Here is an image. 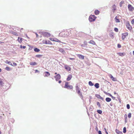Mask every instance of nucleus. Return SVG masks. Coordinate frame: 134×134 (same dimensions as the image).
Masks as SVG:
<instances>
[{"label":"nucleus","mask_w":134,"mask_h":134,"mask_svg":"<svg viewBox=\"0 0 134 134\" xmlns=\"http://www.w3.org/2000/svg\"><path fill=\"white\" fill-rule=\"evenodd\" d=\"M64 88L68 89H72L73 87L72 85H69V82H65Z\"/></svg>","instance_id":"f03ea898"},{"label":"nucleus","mask_w":134,"mask_h":134,"mask_svg":"<svg viewBox=\"0 0 134 134\" xmlns=\"http://www.w3.org/2000/svg\"><path fill=\"white\" fill-rule=\"evenodd\" d=\"M4 43V42H3L0 41V44H1V43Z\"/></svg>","instance_id":"6e6d98bb"},{"label":"nucleus","mask_w":134,"mask_h":134,"mask_svg":"<svg viewBox=\"0 0 134 134\" xmlns=\"http://www.w3.org/2000/svg\"><path fill=\"white\" fill-rule=\"evenodd\" d=\"M36 37H38V34H37V33H36Z\"/></svg>","instance_id":"13d9d810"},{"label":"nucleus","mask_w":134,"mask_h":134,"mask_svg":"<svg viewBox=\"0 0 134 134\" xmlns=\"http://www.w3.org/2000/svg\"><path fill=\"white\" fill-rule=\"evenodd\" d=\"M110 96L113 99H115V97H113L111 94H110Z\"/></svg>","instance_id":"09e8293b"},{"label":"nucleus","mask_w":134,"mask_h":134,"mask_svg":"<svg viewBox=\"0 0 134 134\" xmlns=\"http://www.w3.org/2000/svg\"><path fill=\"white\" fill-rule=\"evenodd\" d=\"M131 23L132 25H133L134 24V19L132 20L131 21Z\"/></svg>","instance_id":"ea45409f"},{"label":"nucleus","mask_w":134,"mask_h":134,"mask_svg":"<svg viewBox=\"0 0 134 134\" xmlns=\"http://www.w3.org/2000/svg\"><path fill=\"white\" fill-rule=\"evenodd\" d=\"M68 33L67 32L62 31L59 34V36L60 37H66L68 36Z\"/></svg>","instance_id":"f257e3e1"},{"label":"nucleus","mask_w":134,"mask_h":134,"mask_svg":"<svg viewBox=\"0 0 134 134\" xmlns=\"http://www.w3.org/2000/svg\"><path fill=\"white\" fill-rule=\"evenodd\" d=\"M59 51L62 53H63L65 52L64 50L62 48H60L59 49Z\"/></svg>","instance_id":"393cba45"},{"label":"nucleus","mask_w":134,"mask_h":134,"mask_svg":"<svg viewBox=\"0 0 134 134\" xmlns=\"http://www.w3.org/2000/svg\"><path fill=\"white\" fill-rule=\"evenodd\" d=\"M114 94H116V92H114Z\"/></svg>","instance_id":"0e129e2a"},{"label":"nucleus","mask_w":134,"mask_h":134,"mask_svg":"<svg viewBox=\"0 0 134 134\" xmlns=\"http://www.w3.org/2000/svg\"><path fill=\"white\" fill-rule=\"evenodd\" d=\"M15 34H14L15 35H16L17 34V33H15Z\"/></svg>","instance_id":"bf43d9fd"},{"label":"nucleus","mask_w":134,"mask_h":134,"mask_svg":"<svg viewBox=\"0 0 134 134\" xmlns=\"http://www.w3.org/2000/svg\"><path fill=\"white\" fill-rule=\"evenodd\" d=\"M89 43L93 45L96 44L95 42L94 41H93V40H90L89 42Z\"/></svg>","instance_id":"f3484780"},{"label":"nucleus","mask_w":134,"mask_h":134,"mask_svg":"<svg viewBox=\"0 0 134 134\" xmlns=\"http://www.w3.org/2000/svg\"><path fill=\"white\" fill-rule=\"evenodd\" d=\"M54 41L58 42L59 43H63V42H61L60 41L56 38L55 39V40H54Z\"/></svg>","instance_id":"cd10ccee"},{"label":"nucleus","mask_w":134,"mask_h":134,"mask_svg":"<svg viewBox=\"0 0 134 134\" xmlns=\"http://www.w3.org/2000/svg\"><path fill=\"white\" fill-rule=\"evenodd\" d=\"M94 86L97 88H98L99 87V84L98 83H96L94 85Z\"/></svg>","instance_id":"412c9836"},{"label":"nucleus","mask_w":134,"mask_h":134,"mask_svg":"<svg viewBox=\"0 0 134 134\" xmlns=\"http://www.w3.org/2000/svg\"><path fill=\"white\" fill-rule=\"evenodd\" d=\"M30 64L32 66H34L36 65L37 64V63L35 62H31L30 63Z\"/></svg>","instance_id":"9b49d317"},{"label":"nucleus","mask_w":134,"mask_h":134,"mask_svg":"<svg viewBox=\"0 0 134 134\" xmlns=\"http://www.w3.org/2000/svg\"><path fill=\"white\" fill-rule=\"evenodd\" d=\"M117 54L119 55L121 57L124 56L125 54V53H118Z\"/></svg>","instance_id":"dca6fc26"},{"label":"nucleus","mask_w":134,"mask_h":134,"mask_svg":"<svg viewBox=\"0 0 134 134\" xmlns=\"http://www.w3.org/2000/svg\"><path fill=\"white\" fill-rule=\"evenodd\" d=\"M20 47L21 48L25 49L26 48V47L25 46H23L22 45H21L20 46Z\"/></svg>","instance_id":"2f4dec72"},{"label":"nucleus","mask_w":134,"mask_h":134,"mask_svg":"<svg viewBox=\"0 0 134 134\" xmlns=\"http://www.w3.org/2000/svg\"><path fill=\"white\" fill-rule=\"evenodd\" d=\"M121 47V46L120 44H118V48H120Z\"/></svg>","instance_id":"a18cd8bd"},{"label":"nucleus","mask_w":134,"mask_h":134,"mask_svg":"<svg viewBox=\"0 0 134 134\" xmlns=\"http://www.w3.org/2000/svg\"><path fill=\"white\" fill-rule=\"evenodd\" d=\"M98 133L99 134H101L102 133L101 131H99L98 132Z\"/></svg>","instance_id":"5fc2aeb1"},{"label":"nucleus","mask_w":134,"mask_h":134,"mask_svg":"<svg viewBox=\"0 0 134 134\" xmlns=\"http://www.w3.org/2000/svg\"><path fill=\"white\" fill-rule=\"evenodd\" d=\"M126 132V127H125L123 128V132L124 133H125Z\"/></svg>","instance_id":"473e14b6"},{"label":"nucleus","mask_w":134,"mask_h":134,"mask_svg":"<svg viewBox=\"0 0 134 134\" xmlns=\"http://www.w3.org/2000/svg\"><path fill=\"white\" fill-rule=\"evenodd\" d=\"M34 51L35 52H38L40 51V50L39 49L37 48H35L34 49Z\"/></svg>","instance_id":"c85d7f7f"},{"label":"nucleus","mask_w":134,"mask_h":134,"mask_svg":"<svg viewBox=\"0 0 134 134\" xmlns=\"http://www.w3.org/2000/svg\"><path fill=\"white\" fill-rule=\"evenodd\" d=\"M64 67L65 69L68 71H70L71 70V68L68 65H65L64 66Z\"/></svg>","instance_id":"6e6552de"},{"label":"nucleus","mask_w":134,"mask_h":134,"mask_svg":"<svg viewBox=\"0 0 134 134\" xmlns=\"http://www.w3.org/2000/svg\"><path fill=\"white\" fill-rule=\"evenodd\" d=\"M35 72H39V71L38 70H35Z\"/></svg>","instance_id":"864d4df0"},{"label":"nucleus","mask_w":134,"mask_h":134,"mask_svg":"<svg viewBox=\"0 0 134 134\" xmlns=\"http://www.w3.org/2000/svg\"><path fill=\"white\" fill-rule=\"evenodd\" d=\"M69 59L70 60H74L75 59L74 58H69Z\"/></svg>","instance_id":"603ef678"},{"label":"nucleus","mask_w":134,"mask_h":134,"mask_svg":"<svg viewBox=\"0 0 134 134\" xmlns=\"http://www.w3.org/2000/svg\"><path fill=\"white\" fill-rule=\"evenodd\" d=\"M126 25L127 28L129 30H131L132 29V27L130 25L129 23V21L127 22L126 23Z\"/></svg>","instance_id":"20e7f679"},{"label":"nucleus","mask_w":134,"mask_h":134,"mask_svg":"<svg viewBox=\"0 0 134 134\" xmlns=\"http://www.w3.org/2000/svg\"><path fill=\"white\" fill-rule=\"evenodd\" d=\"M3 81H2L1 79H0V84L1 85H2L3 84Z\"/></svg>","instance_id":"37998d69"},{"label":"nucleus","mask_w":134,"mask_h":134,"mask_svg":"<svg viewBox=\"0 0 134 134\" xmlns=\"http://www.w3.org/2000/svg\"><path fill=\"white\" fill-rule=\"evenodd\" d=\"M13 66H15L17 65V64L15 62L13 63Z\"/></svg>","instance_id":"49530a36"},{"label":"nucleus","mask_w":134,"mask_h":134,"mask_svg":"<svg viewBox=\"0 0 134 134\" xmlns=\"http://www.w3.org/2000/svg\"><path fill=\"white\" fill-rule=\"evenodd\" d=\"M11 69L8 66H7L5 68V69L9 71Z\"/></svg>","instance_id":"72a5a7b5"},{"label":"nucleus","mask_w":134,"mask_h":134,"mask_svg":"<svg viewBox=\"0 0 134 134\" xmlns=\"http://www.w3.org/2000/svg\"><path fill=\"white\" fill-rule=\"evenodd\" d=\"M55 74L57 75V72H55Z\"/></svg>","instance_id":"052dcab7"},{"label":"nucleus","mask_w":134,"mask_h":134,"mask_svg":"<svg viewBox=\"0 0 134 134\" xmlns=\"http://www.w3.org/2000/svg\"><path fill=\"white\" fill-rule=\"evenodd\" d=\"M50 40L52 41H54V40H55V39L53 38H50Z\"/></svg>","instance_id":"79ce46f5"},{"label":"nucleus","mask_w":134,"mask_h":134,"mask_svg":"<svg viewBox=\"0 0 134 134\" xmlns=\"http://www.w3.org/2000/svg\"><path fill=\"white\" fill-rule=\"evenodd\" d=\"M50 42L49 41H47L46 40L43 41V43H45L46 44H50Z\"/></svg>","instance_id":"a211bd4d"},{"label":"nucleus","mask_w":134,"mask_h":134,"mask_svg":"<svg viewBox=\"0 0 134 134\" xmlns=\"http://www.w3.org/2000/svg\"><path fill=\"white\" fill-rule=\"evenodd\" d=\"M104 130H105V133H106V134H108V133L107 132V130H106L105 128H104Z\"/></svg>","instance_id":"8fccbe9b"},{"label":"nucleus","mask_w":134,"mask_h":134,"mask_svg":"<svg viewBox=\"0 0 134 134\" xmlns=\"http://www.w3.org/2000/svg\"><path fill=\"white\" fill-rule=\"evenodd\" d=\"M1 69L0 68V72H1Z\"/></svg>","instance_id":"e2e57ef3"},{"label":"nucleus","mask_w":134,"mask_h":134,"mask_svg":"<svg viewBox=\"0 0 134 134\" xmlns=\"http://www.w3.org/2000/svg\"><path fill=\"white\" fill-rule=\"evenodd\" d=\"M105 100L107 102H109L111 100V99L109 98H107L105 99Z\"/></svg>","instance_id":"a878e982"},{"label":"nucleus","mask_w":134,"mask_h":134,"mask_svg":"<svg viewBox=\"0 0 134 134\" xmlns=\"http://www.w3.org/2000/svg\"><path fill=\"white\" fill-rule=\"evenodd\" d=\"M72 75L71 74L69 75L68 76L67 78L66 79V80L67 81H70L72 78Z\"/></svg>","instance_id":"9d476101"},{"label":"nucleus","mask_w":134,"mask_h":134,"mask_svg":"<svg viewBox=\"0 0 134 134\" xmlns=\"http://www.w3.org/2000/svg\"><path fill=\"white\" fill-rule=\"evenodd\" d=\"M127 107L128 109H129L130 108V105L129 104H127Z\"/></svg>","instance_id":"c03bdc74"},{"label":"nucleus","mask_w":134,"mask_h":134,"mask_svg":"<svg viewBox=\"0 0 134 134\" xmlns=\"http://www.w3.org/2000/svg\"><path fill=\"white\" fill-rule=\"evenodd\" d=\"M96 97L98 99H100L103 100V98L101 97L100 96L99 94L96 95Z\"/></svg>","instance_id":"f8f14e48"},{"label":"nucleus","mask_w":134,"mask_h":134,"mask_svg":"<svg viewBox=\"0 0 134 134\" xmlns=\"http://www.w3.org/2000/svg\"><path fill=\"white\" fill-rule=\"evenodd\" d=\"M128 8L129 11H133L134 9V7L130 4H129L128 5Z\"/></svg>","instance_id":"0eeeda50"},{"label":"nucleus","mask_w":134,"mask_h":134,"mask_svg":"<svg viewBox=\"0 0 134 134\" xmlns=\"http://www.w3.org/2000/svg\"><path fill=\"white\" fill-rule=\"evenodd\" d=\"M78 94L79 95L81 99H82L83 98V97L81 93L80 92L78 93Z\"/></svg>","instance_id":"b1692460"},{"label":"nucleus","mask_w":134,"mask_h":134,"mask_svg":"<svg viewBox=\"0 0 134 134\" xmlns=\"http://www.w3.org/2000/svg\"><path fill=\"white\" fill-rule=\"evenodd\" d=\"M96 17L94 15H90L89 17V20L90 22H92L94 21Z\"/></svg>","instance_id":"7ed1b4c3"},{"label":"nucleus","mask_w":134,"mask_h":134,"mask_svg":"<svg viewBox=\"0 0 134 134\" xmlns=\"http://www.w3.org/2000/svg\"><path fill=\"white\" fill-rule=\"evenodd\" d=\"M44 73L45 74V75H44L45 77H48V76H49L50 75L49 73L47 71L45 72H44Z\"/></svg>","instance_id":"4468645a"},{"label":"nucleus","mask_w":134,"mask_h":134,"mask_svg":"<svg viewBox=\"0 0 134 134\" xmlns=\"http://www.w3.org/2000/svg\"><path fill=\"white\" fill-rule=\"evenodd\" d=\"M76 91H77V90H80V88L78 86H76Z\"/></svg>","instance_id":"c9c22d12"},{"label":"nucleus","mask_w":134,"mask_h":134,"mask_svg":"<svg viewBox=\"0 0 134 134\" xmlns=\"http://www.w3.org/2000/svg\"><path fill=\"white\" fill-rule=\"evenodd\" d=\"M99 11L98 10H96L94 11V13L95 15H97L99 14Z\"/></svg>","instance_id":"5701e85b"},{"label":"nucleus","mask_w":134,"mask_h":134,"mask_svg":"<svg viewBox=\"0 0 134 134\" xmlns=\"http://www.w3.org/2000/svg\"><path fill=\"white\" fill-rule=\"evenodd\" d=\"M89 85L90 86H93L94 85L93 84L91 81H90L88 82Z\"/></svg>","instance_id":"c756f323"},{"label":"nucleus","mask_w":134,"mask_h":134,"mask_svg":"<svg viewBox=\"0 0 134 134\" xmlns=\"http://www.w3.org/2000/svg\"><path fill=\"white\" fill-rule=\"evenodd\" d=\"M54 78L56 81H59L61 78V76L59 74L55 76L54 77Z\"/></svg>","instance_id":"39448f33"},{"label":"nucleus","mask_w":134,"mask_h":134,"mask_svg":"<svg viewBox=\"0 0 134 134\" xmlns=\"http://www.w3.org/2000/svg\"><path fill=\"white\" fill-rule=\"evenodd\" d=\"M115 21L116 23H119L120 22V20L118 18V17L117 16H116L115 18Z\"/></svg>","instance_id":"aec40b11"},{"label":"nucleus","mask_w":134,"mask_h":134,"mask_svg":"<svg viewBox=\"0 0 134 134\" xmlns=\"http://www.w3.org/2000/svg\"><path fill=\"white\" fill-rule=\"evenodd\" d=\"M43 35L44 36H47L49 35V34H48L47 33V32H44V34Z\"/></svg>","instance_id":"e433bc0d"},{"label":"nucleus","mask_w":134,"mask_h":134,"mask_svg":"<svg viewBox=\"0 0 134 134\" xmlns=\"http://www.w3.org/2000/svg\"><path fill=\"white\" fill-rule=\"evenodd\" d=\"M62 82V81L60 80L58 82L59 83H60Z\"/></svg>","instance_id":"4d7b16f0"},{"label":"nucleus","mask_w":134,"mask_h":134,"mask_svg":"<svg viewBox=\"0 0 134 134\" xmlns=\"http://www.w3.org/2000/svg\"><path fill=\"white\" fill-rule=\"evenodd\" d=\"M97 111L98 112V113L100 114H101L102 113V111L101 110H98Z\"/></svg>","instance_id":"7c9ffc66"},{"label":"nucleus","mask_w":134,"mask_h":134,"mask_svg":"<svg viewBox=\"0 0 134 134\" xmlns=\"http://www.w3.org/2000/svg\"><path fill=\"white\" fill-rule=\"evenodd\" d=\"M124 1H122L120 2V7H121L122 6V5L124 4Z\"/></svg>","instance_id":"bb28decb"},{"label":"nucleus","mask_w":134,"mask_h":134,"mask_svg":"<svg viewBox=\"0 0 134 134\" xmlns=\"http://www.w3.org/2000/svg\"><path fill=\"white\" fill-rule=\"evenodd\" d=\"M133 55H134V51H133Z\"/></svg>","instance_id":"680f3d73"},{"label":"nucleus","mask_w":134,"mask_h":134,"mask_svg":"<svg viewBox=\"0 0 134 134\" xmlns=\"http://www.w3.org/2000/svg\"><path fill=\"white\" fill-rule=\"evenodd\" d=\"M124 117L126 119L127 118V115L126 114H125L124 115Z\"/></svg>","instance_id":"3c124183"},{"label":"nucleus","mask_w":134,"mask_h":134,"mask_svg":"<svg viewBox=\"0 0 134 134\" xmlns=\"http://www.w3.org/2000/svg\"><path fill=\"white\" fill-rule=\"evenodd\" d=\"M77 55L79 58L81 59H84V56L82 55L78 54H77Z\"/></svg>","instance_id":"ddd939ff"},{"label":"nucleus","mask_w":134,"mask_h":134,"mask_svg":"<svg viewBox=\"0 0 134 134\" xmlns=\"http://www.w3.org/2000/svg\"><path fill=\"white\" fill-rule=\"evenodd\" d=\"M76 91L77 92L78 94L81 92L80 90H77V91Z\"/></svg>","instance_id":"de8ad7c7"},{"label":"nucleus","mask_w":134,"mask_h":134,"mask_svg":"<svg viewBox=\"0 0 134 134\" xmlns=\"http://www.w3.org/2000/svg\"><path fill=\"white\" fill-rule=\"evenodd\" d=\"M108 75L112 81H116V79L111 74H110Z\"/></svg>","instance_id":"1a4fd4ad"},{"label":"nucleus","mask_w":134,"mask_h":134,"mask_svg":"<svg viewBox=\"0 0 134 134\" xmlns=\"http://www.w3.org/2000/svg\"><path fill=\"white\" fill-rule=\"evenodd\" d=\"M128 35V33L127 32L125 33L122 34V40H124L125 38Z\"/></svg>","instance_id":"423d86ee"},{"label":"nucleus","mask_w":134,"mask_h":134,"mask_svg":"<svg viewBox=\"0 0 134 134\" xmlns=\"http://www.w3.org/2000/svg\"><path fill=\"white\" fill-rule=\"evenodd\" d=\"M42 55H36V57L37 58H40L42 56Z\"/></svg>","instance_id":"f704fd0d"},{"label":"nucleus","mask_w":134,"mask_h":134,"mask_svg":"<svg viewBox=\"0 0 134 134\" xmlns=\"http://www.w3.org/2000/svg\"><path fill=\"white\" fill-rule=\"evenodd\" d=\"M112 8V10L113 12H114V11L116 10V6L115 4H114L113 5Z\"/></svg>","instance_id":"2eb2a0df"},{"label":"nucleus","mask_w":134,"mask_h":134,"mask_svg":"<svg viewBox=\"0 0 134 134\" xmlns=\"http://www.w3.org/2000/svg\"><path fill=\"white\" fill-rule=\"evenodd\" d=\"M114 30L116 32H118V29L117 28H114Z\"/></svg>","instance_id":"4c0bfd02"},{"label":"nucleus","mask_w":134,"mask_h":134,"mask_svg":"<svg viewBox=\"0 0 134 134\" xmlns=\"http://www.w3.org/2000/svg\"><path fill=\"white\" fill-rule=\"evenodd\" d=\"M18 41L19 43H21L22 41V38L21 37H18Z\"/></svg>","instance_id":"6ab92c4d"},{"label":"nucleus","mask_w":134,"mask_h":134,"mask_svg":"<svg viewBox=\"0 0 134 134\" xmlns=\"http://www.w3.org/2000/svg\"><path fill=\"white\" fill-rule=\"evenodd\" d=\"M131 113H129L128 115V117L129 118H130L131 117Z\"/></svg>","instance_id":"58836bf2"},{"label":"nucleus","mask_w":134,"mask_h":134,"mask_svg":"<svg viewBox=\"0 0 134 134\" xmlns=\"http://www.w3.org/2000/svg\"><path fill=\"white\" fill-rule=\"evenodd\" d=\"M5 63L6 64H8L11 65V66H13V65L12 64V63L10 62V61H8V60H6L5 61Z\"/></svg>","instance_id":"4be33fe9"},{"label":"nucleus","mask_w":134,"mask_h":134,"mask_svg":"<svg viewBox=\"0 0 134 134\" xmlns=\"http://www.w3.org/2000/svg\"><path fill=\"white\" fill-rule=\"evenodd\" d=\"M97 105H98L99 107H100V105L99 102H98L97 103Z\"/></svg>","instance_id":"a19ab883"}]
</instances>
